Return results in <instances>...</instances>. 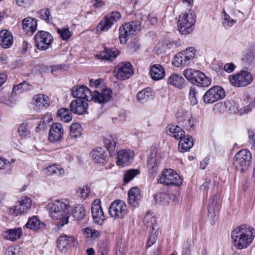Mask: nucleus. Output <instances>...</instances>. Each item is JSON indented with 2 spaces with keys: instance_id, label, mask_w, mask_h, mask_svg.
Listing matches in <instances>:
<instances>
[{
  "instance_id": "f257e3e1",
  "label": "nucleus",
  "mask_w": 255,
  "mask_h": 255,
  "mask_svg": "<svg viewBox=\"0 0 255 255\" xmlns=\"http://www.w3.org/2000/svg\"><path fill=\"white\" fill-rule=\"evenodd\" d=\"M71 93L74 98L87 101H93L100 104L107 103L112 98V91L110 90L105 89L101 93L95 90L92 93L84 85L74 86L72 89Z\"/></svg>"
},
{
  "instance_id": "f03ea898",
  "label": "nucleus",
  "mask_w": 255,
  "mask_h": 255,
  "mask_svg": "<svg viewBox=\"0 0 255 255\" xmlns=\"http://www.w3.org/2000/svg\"><path fill=\"white\" fill-rule=\"evenodd\" d=\"M255 237V229L248 225L236 227L231 233V238L234 246L238 250L248 248Z\"/></svg>"
},
{
  "instance_id": "7ed1b4c3",
  "label": "nucleus",
  "mask_w": 255,
  "mask_h": 255,
  "mask_svg": "<svg viewBox=\"0 0 255 255\" xmlns=\"http://www.w3.org/2000/svg\"><path fill=\"white\" fill-rule=\"evenodd\" d=\"M70 207L69 202L65 199L55 200L46 206L47 209L51 213V217L58 220L57 225L60 227L68 223Z\"/></svg>"
},
{
  "instance_id": "20e7f679",
  "label": "nucleus",
  "mask_w": 255,
  "mask_h": 255,
  "mask_svg": "<svg viewBox=\"0 0 255 255\" xmlns=\"http://www.w3.org/2000/svg\"><path fill=\"white\" fill-rule=\"evenodd\" d=\"M196 20V15L194 11L189 10L188 12L181 13L178 19V29L182 34L187 35L193 30V26Z\"/></svg>"
},
{
  "instance_id": "39448f33",
  "label": "nucleus",
  "mask_w": 255,
  "mask_h": 255,
  "mask_svg": "<svg viewBox=\"0 0 255 255\" xmlns=\"http://www.w3.org/2000/svg\"><path fill=\"white\" fill-rule=\"evenodd\" d=\"M252 155L251 152L243 149L239 151L235 156L233 166L236 170L241 172L246 171L251 163Z\"/></svg>"
},
{
  "instance_id": "423d86ee",
  "label": "nucleus",
  "mask_w": 255,
  "mask_h": 255,
  "mask_svg": "<svg viewBox=\"0 0 255 255\" xmlns=\"http://www.w3.org/2000/svg\"><path fill=\"white\" fill-rule=\"evenodd\" d=\"M140 29L139 21H131L125 23L119 28V38L121 43H126L130 36L135 35Z\"/></svg>"
},
{
  "instance_id": "0eeeda50",
  "label": "nucleus",
  "mask_w": 255,
  "mask_h": 255,
  "mask_svg": "<svg viewBox=\"0 0 255 255\" xmlns=\"http://www.w3.org/2000/svg\"><path fill=\"white\" fill-rule=\"evenodd\" d=\"M253 79L252 73L246 70H242L235 75L229 76L230 83L236 87L246 86L252 82Z\"/></svg>"
},
{
  "instance_id": "6e6552de",
  "label": "nucleus",
  "mask_w": 255,
  "mask_h": 255,
  "mask_svg": "<svg viewBox=\"0 0 255 255\" xmlns=\"http://www.w3.org/2000/svg\"><path fill=\"white\" fill-rule=\"evenodd\" d=\"M32 200L26 197L15 205L9 208L7 214L11 216H18L27 214L31 209Z\"/></svg>"
},
{
  "instance_id": "1a4fd4ad",
  "label": "nucleus",
  "mask_w": 255,
  "mask_h": 255,
  "mask_svg": "<svg viewBox=\"0 0 255 255\" xmlns=\"http://www.w3.org/2000/svg\"><path fill=\"white\" fill-rule=\"evenodd\" d=\"M225 96L224 89L221 86H215L209 89L205 93L203 100L205 103L210 104L224 98Z\"/></svg>"
},
{
  "instance_id": "9d476101",
  "label": "nucleus",
  "mask_w": 255,
  "mask_h": 255,
  "mask_svg": "<svg viewBox=\"0 0 255 255\" xmlns=\"http://www.w3.org/2000/svg\"><path fill=\"white\" fill-rule=\"evenodd\" d=\"M114 73L117 79L125 80L131 77L134 73V71L131 63L126 62L117 65L115 68Z\"/></svg>"
},
{
  "instance_id": "9b49d317",
  "label": "nucleus",
  "mask_w": 255,
  "mask_h": 255,
  "mask_svg": "<svg viewBox=\"0 0 255 255\" xmlns=\"http://www.w3.org/2000/svg\"><path fill=\"white\" fill-rule=\"evenodd\" d=\"M121 17L119 11H115L105 15L97 26V31H107Z\"/></svg>"
},
{
  "instance_id": "f8f14e48",
  "label": "nucleus",
  "mask_w": 255,
  "mask_h": 255,
  "mask_svg": "<svg viewBox=\"0 0 255 255\" xmlns=\"http://www.w3.org/2000/svg\"><path fill=\"white\" fill-rule=\"evenodd\" d=\"M158 182L164 185L179 186L182 183L180 176L171 169H166L162 174Z\"/></svg>"
},
{
  "instance_id": "ddd939ff",
  "label": "nucleus",
  "mask_w": 255,
  "mask_h": 255,
  "mask_svg": "<svg viewBox=\"0 0 255 255\" xmlns=\"http://www.w3.org/2000/svg\"><path fill=\"white\" fill-rule=\"evenodd\" d=\"M35 44L40 50L48 49L53 42V39L51 34L46 31H39L34 36Z\"/></svg>"
},
{
  "instance_id": "4468645a",
  "label": "nucleus",
  "mask_w": 255,
  "mask_h": 255,
  "mask_svg": "<svg viewBox=\"0 0 255 255\" xmlns=\"http://www.w3.org/2000/svg\"><path fill=\"white\" fill-rule=\"evenodd\" d=\"M109 213L110 216L115 219H122L128 213L127 206L124 201L117 200L110 205Z\"/></svg>"
},
{
  "instance_id": "2eb2a0df",
  "label": "nucleus",
  "mask_w": 255,
  "mask_h": 255,
  "mask_svg": "<svg viewBox=\"0 0 255 255\" xmlns=\"http://www.w3.org/2000/svg\"><path fill=\"white\" fill-rule=\"evenodd\" d=\"M177 120L185 129H193L195 120L192 118L190 113L187 112H179L177 114Z\"/></svg>"
},
{
  "instance_id": "dca6fc26",
  "label": "nucleus",
  "mask_w": 255,
  "mask_h": 255,
  "mask_svg": "<svg viewBox=\"0 0 255 255\" xmlns=\"http://www.w3.org/2000/svg\"><path fill=\"white\" fill-rule=\"evenodd\" d=\"M64 129L60 123L53 124L49 130L48 138L50 142H60L63 139Z\"/></svg>"
},
{
  "instance_id": "f3484780",
  "label": "nucleus",
  "mask_w": 255,
  "mask_h": 255,
  "mask_svg": "<svg viewBox=\"0 0 255 255\" xmlns=\"http://www.w3.org/2000/svg\"><path fill=\"white\" fill-rule=\"evenodd\" d=\"M92 217L95 223L102 225L105 220L104 212L99 199L94 200L91 207Z\"/></svg>"
},
{
  "instance_id": "a211bd4d",
  "label": "nucleus",
  "mask_w": 255,
  "mask_h": 255,
  "mask_svg": "<svg viewBox=\"0 0 255 255\" xmlns=\"http://www.w3.org/2000/svg\"><path fill=\"white\" fill-rule=\"evenodd\" d=\"M88 107L86 101L81 99H77L73 101L70 105L71 112L77 115H83L87 111Z\"/></svg>"
},
{
  "instance_id": "6ab92c4d",
  "label": "nucleus",
  "mask_w": 255,
  "mask_h": 255,
  "mask_svg": "<svg viewBox=\"0 0 255 255\" xmlns=\"http://www.w3.org/2000/svg\"><path fill=\"white\" fill-rule=\"evenodd\" d=\"M75 242L76 240L72 236H61L57 240V248L60 252H66L70 247L75 245Z\"/></svg>"
},
{
  "instance_id": "aec40b11",
  "label": "nucleus",
  "mask_w": 255,
  "mask_h": 255,
  "mask_svg": "<svg viewBox=\"0 0 255 255\" xmlns=\"http://www.w3.org/2000/svg\"><path fill=\"white\" fill-rule=\"evenodd\" d=\"M154 199L156 204L166 206L174 201L176 196L172 193L160 192L155 194Z\"/></svg>"
},
{
  "instance_id": "412c9836",
  "label": "nucleus",
  "mask_w": 255,
  "mask_h": 255,
  "mask_svg": "<svg viewBox=\"0 0 255 255\" xmlns=\"http://www.w3.org/2000/svg\"><path fill=\"white\" fill-rule=\"evenodd\" d=\"M133 157V153L126 149H123L119 151L118 153L117 165L126 166L128 165Z\"/></svg>"
},
{
  "instance_id": "4be33fe9",
  "label": "nucleus",
  "mask_w": 255,
  "mask_h": 255,
  "mask_svg": "<svg viewBox=\"0 0 255 255\" xmlns=\"http://www.w3.org/2000/svg\"><path fill=\"white\" fill-rule=\"evenodd\" d=\"M141 198L139 189L137 187H132L128 192V202L132 207L138 206Z\"/></svg>"
},
{
  "instance_id": "5701e85b",
  "label": "nucleus",
  "mask_w": 255,
  "mask_h": 255,
  "mask_svg": "<svg viewBox=\"0 0 255 255\" xmlns=\"http://www.w3.org/2000/svg\"><path fill=\"white\" fill-rule=\"evenodd\" d=\"M82 128L80 124L77 123H73L70 126V133L67 137L66 141L69 143L76 141V139L82 135Z\"/></svg>"
},
{
  "instance_id": "b1692460",
  "label": "nucleus",
  "mask_w": 255,
  "mask_h": 255,
  "mask_svg": "<svg viewBox=\"0 0 255 255\" xmlns=\"http://www.w3.org/2000/svg\"><path fill=\"white\" fill-rule=\"evenodd\" d=\"M34 105L39 110L47 108L49 106L50 100L49 97L44 94H39L35 95L33 98Z\"/></svg>"
},
{
  "instance_id": "393cba45",
  "label": "nucleus",
  "mask_w": 255,
  "mask_h": 255,
  "mask_svg": "<svg viewBox=\"0 0 255 255\" xmlns=\"http://www.w3.org/2000/svg\"><path fill=\"white\" fill-rule=\"evenodd\" d=\"M13 36L11 33L6 29L0 31V45L4 48L10 47L13 44Z\"/></svg>"
},
{
  "instance_id": "a878e982",
  "label": "nucleus",
  "mask_w": 255,
  "mask_h": 255,
  "mask_svg": "<svg viewBox=\"0 0 255 255\" xmlns=\"http://www.w3.org/2000/svg\"><path fill=\"white\" fill-rule=\"evenodd\" d=\"M22 233L21 228H15L3 232L2 236L5 240L14 242L21 237Z\"/></svg>"
},
{
  "instance_id": "bb28decb",
  "label": "nucleus",
  "mask_w": 255,
  "mask_h": 255,
  "mask_svg": "<svg viewBox=\"0 0 255 255\" xmlns=\"http://www.w3.org/2000/svg\"><path fill=\"white\" fill-rule=\"evenodd\" d=\"M90 155L93 160L97 163L104 164L107 162V154L102 148L98 147L93 149Z\"/></svg>"
},
{
  "instance_id": "cd10ccee",
  "label": "nucleus",
  "mask_w": 255,
  "mask_h": 255,
  "mask_svg": "<svg viewBox=\"0 0 255 255\" xmlns=\"http://www.w3.org/2000/svg\"><path fill=\"white\" fill-rule=\"evenodd\" d=\"M149 73L152 79L155 81L162 79L165 76L164 70L159 64H154L151 66Z\"/></svg>"
},
{
  "instance_id": "c85d7f7f",
  "label": "nucleus",
  "mask_w": 255,
  "mask_h": 255,
  "mask_svg": "<svg viewBox=\"0 0 255 255\" xmlns=\"http://www.w3.org/2000/svg\"><path fill=\"white\" fill-rule=\"evenodd\" d=\"M168 84L178 89H182L185 86V80L180 74L173 73L168 77Z\"/></svg>"
},
{
  "instance_id": "c756f323",
  "label": "nucleus",
  "mask_w": 255,
  "mask_h": 255,
  "mask_svg": "<svg viewBox=\"0 0 255 255\" xmlns=\"http://www.w3.org/2000/svg\"><path fill=\"white\" fill-rule=\"evenodd\" d=\"M193 145V140L191 136H183L180 139L178 143L179 150L181 152L188 151Z\"/></svg>"
},
{
  "instance_id": "7c9ffc66",
  "label": "nucleus",
  "mask_w": 255,
  "mask_h": 255,
  "mask_svg": "<svg viewBox=\"0 0 255 255\" xmlns=\"http://www.w3.org/2000/svg\"><path fill=\"white\" fill-rule=\"evenodd\" d=\"M211 81V78L207 77L203 72L198 71L193 84L200 87H207L210 85Z\"/></svg>"
},
{
  "instance_id": "2f4dec72",
  "label": "nucleus",
  "mask_w": 255,
  "mask_h": 255,
  "mask_svg": "<svg viewBox=\"0 0 255 255\" xmlns=\"http://www.w3.org/2000/svg\"><path fill=\"white\" fill-rule=\"evenodd\" d=\"M25 226L27 229L37 231L44 229L45 224L41 222L37 217L33 216L28 220Z\"/></svg>"
},
{
  "instance_id": "473e14b6",
  "label": "nucleus",
  "mask_w": 255,
  "mask_h": 255,
  "mask_svg": "<svg viewBox=\"0 0 255 255\" xmlns=\"http://www.w3.org/2000/svg\"><path fill=\"white\" fill-rule=\"evenodd\" d=\"M22 27L26 32L33 33L37 29V22L34 18L28 17L22 20Z\"/></svg>"
},
{
  "instance_id": "72a5a7b5",
  "label": "nucleus",
  "mask_w": 255,
  "mask_h": 255,
  "mask_svg": "<svg viewBox=\"0 0 255 255\" xmlns=\"http://www.w3.org/2000/svg\"><path fill=\"white\" fill-rule=\"evenodd\" d=\"M118 51L112 49L104 47L103 51L96 55V57L103 60H112L117 57Z\"/></svg>"
},
{
  "instance_id": "f704fd0d",
  "label": "nucleus",
  "mask_w": 255,
  "mask_h": 255,
  "mask_svg": "<svg viewBox=\"0 0 255 255\" xmlns=\"http://www.w3.org/2000/svg\"><path fill=\"white\" fill-rule=\"evenodd\" d=\"M166 132L168 135L174 137L176 139H180L184 136L185 132L177 125H171L168 127Z\"/></svg>"
},
{
  "instance_id": "c9c22d12",
  "label": "nucleus",
  "mask_w": 255,
  "mask_h": 255,
  "mask_svg": "<svg viewBox=\"0 0 255 255\" xmlns=\"http://www.w3.org/2000/svg\"><path fill=\"white\" fill-rule=\"evenodd\" d=\"M194 58L190 56H186L184 55L178 54L174 57L173 64L177 67L180 66H187L193 62Z\"/></svg>"
},
{
  "instance_id": "e433bc0d",
  "label": "nucleus",
  "mask_w": 255,
  "mask_h": 255,
  "mask_svg": "<svg viewBox=\"0 0 255 255\" xmlns=\"http://www.w3.org/2000/svg\"><path fill=\"white\" fill-rule=\"evenodd\" d=\"M159 163L156 159V152H152L147 159V166L151 175L154 176L156 173Z\"/></svg>"
},
{
  "instance_id": "4c0bfd02",
  "label": "nucleus",
  "mask_w": 255,
  "mask_h": 255,
  "mask_svg": "<svg viewBox=\"0 0 255 255\" xmlns=\"http://www.w3.org/2000/svg\"><path fill=\"white\" fill-rule=\"evenodd\" d=\"M117 141V138L112 135H108L104 139V142L105 147L110 155L114 153L116 149Z\"/></svg>"
},
{
  "instance_id": "58836bf2",
  "label": "nucleus",
  "mask_w": 255,
  "mask_h": 255,
  "mask_svg": "<svg viewBox=\"0 0 255 255\" xmlns=\"http://www.w3.org/2000/svg\"><path fill=\"white\" fill-rule=\"evenodd\" d=\"M219 209V200L217 195L213 196L209 200L208 209L209 216L211 218L215 216V212Z\"/></svg>"
},
{
  "instance_id": "ea45409f",
  "label": "nucleus",
  "mask_w": 255,
  "mask_h": 255,
  "mask_svg": "<svg viewBox=\"0 0 255 255\" xmlns=\"http://www.w3.org/2000/svg\"><path fill=\"white\" fill-rule=\"evenodd\" d=\"M153 96L152 92L149 88H146L139 91L136 96L137 101L140 103L146 102Z\"/></svg>"
},
{
  "instance_id": "a19ab883",
  "label": "nucleus",
  "mask_w": 255,
  "mask_h": 255,
  "mask_svg": "<svg viewBox=\"0 0 255 255\" xmlns=\"http://www.w3.org/2000/svg\"><path fill=\"white\" fill-rule=\"evenodd\" d=\"M71 214L77 220H81L86 216L85 208L82 205L77 204L72 209Z\"/></svg>"
},
{
  "instance_id": "79ce46f5",
  "label": "nucleus",
  "mask_w": 255,
  "mask_h": 255,
  "mask_svg": "<svg viewBox=\"0 0 255 255\" xmlns=\"http://www.w3.org/2000/svg\"><path fill=\"white\" fill-rule=\"evenodd\" d=\"M71 112L68 109L62 108L58 111L57 115L62 121L68 123L72 119Z\"/></svg>"
},
{
  "instance_id": "37998d69",
  "label": "nucleus",
  "mask_w": 255,
  "mask_h": 255,
  "mask_svg": "<svg viewBox=\"0 0 255 255\" xmlns=\"http://www.w3.org/2000/svg\"><path fill=\"white\" fill-rule=\"evenodd\" d=\"M37 17L44 20L46 23H52V15L48 8L46 7L40 9L37 12Z\"/></svg>"
},
{
  "instance_id": "c03bdc74",
  "label": "nucleus",
  "mask_w": 255,
  "mask_h": 255,
  "mask_svg": "<svg viewBox=\"0 0 255 255\" xmlns=\"http://www.w3.org/2000/svg\"><path fill=\"white\" fill-rule=\"evenodd\" d=\"M46 174L48 175H56L61 176L64 174V170L60 165L53 164L47 167Z\"/></svg>"
},
{
  "instance_id": "a18cd8bd",
  "label": "nucleus",
  "mask_w": 255,
  "mask_h": 255,
  "mask_svg": "<svg viewBox=\"0 0 255 255\" xmlns=\"http://www.w3.org/2000/svg\"><path fill=\"white\" fill-rule=\"evenodd\" d=\"M91 193V190L90 187L87 186H84L80 187L77 190V195L81 199L85 200L88 198Z\"/></svg>"
},
{
  "instance_id": "49530a36",
  "label": "nucleus",
  "mask_w": 255,
  "mask_h": 255,
  "mask_svg": "<svg viewBox=\"0 0 255 255\" xmlns=\"http://www.w3.org/2000/svg\"><path fill=\"white\" fill-rule=\"evenodd\" d=\"M247 100L249 101V104L238 110V112L240 115L249 113L255 107V97L254 99L248 98Z\"/></svg>"
},
{
  "instance_id": "de8ad7c7",
  "label": "nucleus",
  "mask_w": 255,
  "mask_h": 255,
  "mask_svg": "<svg viewBox=\"0 0 255 255\" xmlns=\"http://www.w3.org/2000/svg\"><path fill=\"white\" fill-rule=\"evenodd\" d=\"M158 234V228L157 227H153V228H152L151 234L146 243V246L147 247H151L156 243Z\"/></svg>"
},
{
  "instance_id": "09e8293b",
  "label": "nucleus",
  "mask_w": 255,
  "mask_h": 255,
  "mask_svg": "<svg viewBox=\"0 0 255 255\" xmlns=\"http://www.w3.org/2000/svg\"><path fill=\"white\" fill-rule=\"evenodd\" d=\"M242 61L245 66L250 65L255 61L254 53L250 51H247L243 54L242 58Z\"/></svg>"
},
{
  "instance_id": "8fccbe9b",
  "label": "nucleus",
  "mask_w": 255,
  "mask_h": 255,
  "mask_svg": "<svg viewBox=\"0 0 255 255\" xmlns=\"http://www.w3.org/2000/svg\"><path fill=\"white\" fill-rule=\"evenodd\" d=\"M13 167L12 164L4 158L0 157V170H3L5 173H8Z\"/></svg>"
},
{
  "instance_id": "3c124183",
  "label": "nucleus",
  "mask_w": 255,
  "mask_h": 255,
  "mask_svg": "<svg viewBox=\"0 0 255 255\" xmlns=\"http://www.w3.org/2000/svg\"><path fill=\"white\" fill-rule=\"evenodd\" d=\"M139 173L138 169H131L125 172L123 179L125 183H128L131 181L135 176Z\"/></svg>"
},
{
  "instance_id": "603ef678",
  "label": "nucleus",
  "mask_w": 255,
  "mask_h": 255,
  "mask_svg": "<svg viewBox=\"0 0 255 255\" xmlns=\"http://www.w3.org/2000/svg\"><path fill=\"white\" fill-rule=\"evenodd\" d=\"M198 73V70H196L193 69H187L184 71L183 75L185 78L193 84L194 81H195L196 76Z\"/></svg>"
},
{
  "instance_id": "864d4df0",
  "label": "nucleus",
  "mask_w": 255,
  "mask_h": 255,
  "mask_svg": "<svg viewBox=\"0 0 255 255\" xmlns=\"http://www.w3.org/2000/svg\"><path fill=\"white\" fill-rule=\"evenodd\" d=\"M143 222L145 225L151 229L153 227H157L155 225V219L152 214H146L144 218Z\"/></svg>"
},
{
  "instance_id": "5fc2aeb1",
  "label": "nucleus",
  "mask_w": 255,
  "mask_h": 255,
  "mask_svg": "<svg viewBox=\"0 0 255 255\" xmlns=\"http://www.w3.org/2000/svg\"><path fill=\"white\" fill-rule=\"evenodd\" d=\"M84 230V235L87 238H90L93 240L98 238L100 235L99 232L95 229H92L90 228H86Z\"/></svg>"
},
{
  "instance_id": "6e6d98bb",
  "label": "nucleus",
  "mask_w": 255,
  "mask_h": 255,
  "mask_svg": "<svg viewBox=\"0 0 255 255\" xmlns=\"http://www.w3.org/2000/svg\"><path fill=\"white\" fill-rule=\"evenodd\" d=\"M27 126V124L25 123H22L19 125L17 132L19 135L21 137V138H24L30 134V131L28 129Z\"/></svg>"
},
{
  "instance_id": "4d7b16f0",
  "label": "nucleus",
  "mask_w": 255,
  "mask_h": 255,
  "mask_svg": "<svg viewBox=\"0 0 255 255\" xmlns=\"http://www.w3.org/2000/svg\"><path fill=\"white\" fill-rule=\"evenodd\" d=\"M197 94V90L194 86H192L190 87L189 92V99L190 101L191 104L195 105L197 104V100L196 95Z\"/></svg>"
},
{
  "instance_id": "13d9d810",
  "label": "nucleus",
  "mask_w": 255,
  "mask_h": 255,
  "mask_svg": "<svg viewBox=\"0 0 255 255\" xmlns=\"http://www.w3.org/2000/svg\"><path fill=\"white\" fill-rule=\"evenodd\" d=\"M57 31L63 40H67L71 36L68 28H58Z\"/></svg>"
},
{
  "instance_id": "bf43d9fd",
  "label": "nucleus",
  "mask_w": 255,
  "mask_h": 255,
  "mask_svg": "<svg viewBox=\"0 0 255 255\" xmlns=\"http://www.w3.org/2000/svg\"><path fill=\"white\" fill-rule=\"evenodd\" d=\"M33 89V87L27 83L26 82H22L17 86H14L13 88V92L16 90H21L22 91H30Z\"/></svg>"
},
{
  "instance_id": "052dcab7",
  "label": "nucleus",
  "mask_w": 255,
  "mask_h": 255,
  "mask_svg": "<svg viewBox=\"0 0 255 255\" xmlns=\"http://www.w3.org/2000/svg\"><path fill=\"white\" fill-rule=\"evenodd\" d=\"M236 21L231 18L230 16L225 13L223 20V25L224 27H231L236 23Z\"/></svg>"
},
{
  "instance_id": "680f3d73",
  "label": "nucleus",
  "mask_w": 255,
  "mask_h": 255,
  "mask_svg": "<svg viewBox=\"0 0 255 255\" xmlns=\"http://www.w3.org/2000/svg\"><path fill=\"white\" fill-rule=\"evenodd\" d=\"M5 255H21L18 248L10 247L6 249Z\"/></svg>"
},
{
  "instance_id": "e2e57ef3",
  "label": "nucleus",
  "mask_w": 255,
  "mask_h": 255,
  "mask_svg": "<svg viewBox=\"0 0 255 255\" xmlns=\"http://www.w3.org/2000/svg\"><path fill=\"white\" fill-rule=\"evenodd\" d=\"M140 47V44L138 40L133 39L128 44V48L130 52H135Z\"/></svg>"
},
{
  "instance_id": "0e129e2a",
  "label": "nucleus",
  "mask_w": 255,
  "mask_h": 255,
  "mask_svg": "<svg viewBox=\"0 0 255 255\" xmlns=\"http://www.w3.org/2000/svg\"><path fill=\"white\" fill-rule=\"evenodd\" d=\"M195 49L193 47H189L187 48L185 50L183 51L182 52H180L178 54L184 55L186 56H190V57L195 58Z\"/></svg>"
},
{
  "instance_id": "69168bd1",
  "label": "nucleus",
  "mask_w": 255,
  "mask_h": 255,
  "mask_svg": "<svg viewBox=\"0 0 255 255\" xmlns=\"http://www.w3.org/2000/svg\"><path fill=\"white\" fill-rule=\"evenodd\" d=\"M34 0H15L16 3L20 6L24 7H29Z\"/></svg>"
},
{
  "instance_id": "338daca9",
  "label": "nucleus",
  "mask_w": 255,
  "mask_h": 255,
  "mask_svg": "<svg viewBox=\"0 0 255 255\" xmlns=\"http://www.w3.org/2000/svg\"><path fill=\"white\" fill-rule=\"evenodd\" d=\"M236 68L235 65L233 63H226L224 65V70L227 73L233 72Z\"/></svg>"
},
{
  "instance_id": "774afa93",
  "label": "nucleus",
  "mask_w": 255,
  "mask_h": 255,
  "mask_svg": "<svg viewBox=\"0 0 255 255\" xmlns=\"http://www.w3.org/2000/svg\"><path fill=\"white\" fill-rule=\"evenodd\" d=\"M249 138L251 143L255 148V132L252 130H249L248 131Z\"/></svg>"
}]
</instances>
